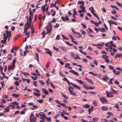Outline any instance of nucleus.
Instances as JSON below:
<instances>
[{"instance_id": "45", "label": "nucleus", "mask_w": 122, "mask_h": 122, "mask_svg": "<svg viewBox=\"0 0 122 122\" xmlns=\"http://www.w3.org/2000/svg\"><path fill=\"white\" fill-rule=\"evenodd\" d=\"M23 73L24 75L26 76H27V75H30L28 73H27L25 72H22V74Z\"/></svg>"}, {"instance_id": "17", "label": "nucleus", "mask_w": 122, "mask_h": 122, "mask_svg": "<svg viewBox=\"0 0 122 122\" xmlns=\"http://www.w3.org/2000/svg\"><path fill=\"white\" fill-rule=\"evenodd\" d=\"M36 58V59L37 61L39 62V56L38 54L37 53H36V54L35 55Z\"/></svg>"}, {"instance_id": "31", "label": "nucleus", "mask_w": 122, "mask_h": 122, "mask_svg": "<svg viewBox=\"0 0 122 122\" xmlns=\"http://www.w3.org/2000/svg\"><path fill=\"white\" fill-rule=\"evenodd\" d=\"M78 3L79 4H81L83 5L84 4V3L83 1H78Z\"/></svg>"}, {"instance_id": "64", "label": "nucleus", "mask_w": 122, "mask_h": 122, "mask_svg": "<svg viewBox=\"0 0 122 122\" xmlns=\"http://www.w3.org/2000/svg\"><path fill=\"white\" fill-rule=\"evenodd\" d=\"M42 16L41 15H39L38 16V18L40 20H41L42 19Z\"/></svg>"}, {"instance_id": "9", "label": "nucleus", "mask_w": 122, "mask_h": 122, "mask_svg": "<svg viewBox=\"0 0 122 122\" xmlns=\"http://www.w3.org/2000/svg\"><path fill=\"white\" fill-rule=\"evenodd\" d=\"M71 85L75 87H76L78 90H80V87L77 85H76L72 83H71Z\"/></svg>"}, {"instance_id": "5", "label": "nucleus", "mask_w": 122, "mask_h": 122, "mask_svg": "<svg viewBox=\"0 0 122 122\" xmlns=\"http://www.w3.org/2000/svg\"><path fill=\"white\" fill-rule=\"evenodd\" d=\"M15 67V66L12 65L9 66L8 68V70H13L14 69Z\"/></svg>"}, {"instance_id": "25", "label": "nucleus", "mask_w": 122, "mask_h": 122, "mask_svg": "<svg viewBox=\"0 0 122 122\" xmlns=\"http://www.w3.org/2000/svg\"><path fill=\"white\" fill-rule=\"evenodd\" d=\"M102 110L104 111H106L108 109L105 106H103L102 107Z\"/></svg>"}, {"instance_id": "51", "label": "nucleus", "mask_w": 122, "mask_h": 122, "mask_svg": "<svg viewBox=\"0 0 122 122\" xmlns=\"http://www.w3.org/2000/svg\"><path fill=\"white\" fill-rule=\"evenodd\" d=\"M76 56L77 57H74V58L75 59H77V58L78 59H81V58H80V57L78 56L77 55H76Z\"/></svg>"}, {"instance_id": "15", "label": "nucleus", "mask_w": 122, "mask_h": 122, "mask_svg": "<svg viewBox=\"0 0 122 122\" xmlns=\"http://www.w3.org/2000/svg\"><path fill=\"white\" fill-rule=\"evenodd\" d=\"M42 90L43 91V92L46 95H47L48 94V92L44 88H42Z\"/></svg>"}, {"instance_id": "63", "label": "nucleus", "mask_w": 122, "mask_h": 122, "mask_svg": "<svg viewBox=\"0 0 122 122\" xmlns=\"http://www.w3.org/2000/svg\"><path fill=\"white\" fill-rule=\"evenodd\" d=\"M114 83L116 85H118L119 84V82L117 80H115Z\"/></svg>"}, {"instance_id": "3", "label": "nucleus", "mask_w": 122, "mask_h": 122, "mask_svg": "<svg viewBox=\"0 0 122 122\" xmlns=\"http://www.w3.org/2000/svg\"><path fill=\"white\" fill-rule=\"evenodd\" d=\"M61 18L63 21H65V20L68 21L69 20V19L68 18V15H67L65 17L63 16H62Z\"/></svg>"}, {"instance_id": "58", "label": "nucleus", "mask_w": 122, "mask_h": 122, "mask_svg": "<svg viewBox=\"0 0 122 122\" xmlns=\"http://www.w3.org/2000/svg\"><path fill=\"white\" fill-rule=\"evenodd\" d=\"M39 81L41 84L43 85H44V82H43L42 80H39Z\"/></svg>"}, {"instance_id": "38", "label": "nucleus", "mask_w": 122, "mask_h": 122, "mask_svg": "<svg viewBox=\"0 0 122 122\" xmlns=\"http://www.w3.org/2000/svg\"><path fill=\"white\" fill-rule=\"evenodd\" d=\"M93 104L95 106H96L97 105V104L95 100H93Z\"/></svg>"}, {"instance_id": "21", "label": "nucleus", "mask_w": 122, "mask_h": 122, "mask_svg": "<svg viewBox=\"0 0 122 122\" xmlns=\"http://www.w3.org/2000/svg\"><path fill=\"white\" fill-rule=\"evenodd\" d=\"M80 8L82 10V11L83 12H84L85 10V8L82 5H80Z\"/></svg>"}, {"instance_id": "49", "label": "nucleus", "mask_w": 122, "mask_h": 122, "mask_svg": "<svg viewBox=\"0 0 122 122\" xmlns=\"http://www.w3.org/2000/svg\"><path fill=\"white\" fill-rule=\"evenodd\" d=\"M94 29L97 32L99 30L100 31V30H101V28H99L98 29H97L95 27L94 28Z\"/></svg>"}, {"instance_id": "46", "label": "nucleus", "mask_w": 122, "mask_h": 122, "mask_svg": "<svg viewBox=\"0 0 122 122\" xmlns=\"http://www.w3.org/2000/svg\"><path fill=\"white\" fill-rule=\"evenodd\" d=\"M102 32H104L105 31V30L103 28H101V30H100Z\"/></svg>"}, {"instance_id": "33", "label": "nucleus", "mask_w": 122, "mask_h": 122, "mask_svg": "<svg viewBox=\"0 0 122 122\" xmlns=\"http://www.w3.org/2000/svg\"><path fill=\"white\" fill-rule=\"evenodd\" d=\"M37 101L38 102L40 103H41L43 102V99L38 100H37Z\"/></svg>"}, {"instance_id": "10", "label": "nucleus", "mask_w": 122, "mask_h": 122, "mask_svg": "<svg viewBox=\"0 0 122 122\" xmlns=\"http://www.w3.org/2000/svg\"><path fill=\"white\" fill-rule=\"evenodd\" d=\"M102 79L105 81H106L109 79V77L107 75H105L104 77L102 78Z\"/></svg>"}, {"instance_id": "16", "label": "nucleus", "mask_w": 122, "mask_h": 122, "mask_svg": "<svg viewBox=\"0 0 122 122\" xmlns=\"http://www.w3.org/2000/svg\"><path fill=\"white\" fill-rule=\"evenodd\" d=\"M12 55L11 54L8 55L7 57V61L11 60L12 58Z\"/></svg>"}, {"instance_id": "23", "label": "nucleus", "mask_w": 122, "mask_h": 122, "mask_svg": "<svg viewBox=\"0 0 122 122\" xmlns=\"http://www.w3.org/2000/svg\"><path fill=\"white\" fill-rule=\"evenodd\" d=\"M79 51L81 54H84L85 55H87V54L84 51L81 50H79Z\"/></svg>"}, {"instance_id": "42", "label": "nucleus", "mask_w": 122, "mask_h": 122, "mask_svg": "<svg viewBox=\"0 0 122 122\" xmlns=\"http://www.w3.org/2000/svg\"><path fill=\"white\" fill-rule=\"evenodd\" d=\"M60 115V114L59 113L56 114V116L54 117V119H56Z\"/></svg>"}, {"instance_id": "37", "label": "nucleus", "mask_w": 122, "mask_h": 122, "mask_svg": "<svg viewBox=\"0 0 122 122\" xmlns=\"http://www.w3.org/2000/svg\"><path fill=\"white\" fill-rule=\"evenodd\" d=\"M11 104H13L14 105L15 104V105H18V103L16 101H15L14 102H12L11 103Z\"/></svg>"}, {"instance_id": "32", "label": "nucleus", "mask_w": 122, "mask_h": 122, "mask_svg": "<svg viewBox=\"0 0 122 122\" xmlns=\"http://www.w3.org/2000/svg\"><path fill=\"white\" fill-rule=\"evenodd\" d=\"M89 74H92V75L94 76H96L98 75V74H96L94 73L93 72H89Z\"/></svg>"}, {"instance_id": "50", "label": "nucleus", "mask_w": 122, "mask_h": 122, "mask_svg": "<svg viewBox=\"0 0 122 122\" xmlns=\"http://www.w3.org/2000/svg\"><path fill=\"white\" fill-rule=\"evenodd\" d=\"M35 72L36 73H37V75L38 76H40V73H38V71L37 69H36L35 70Z\"/></svg>"}, {"instance_id": "22", "label": "nucleus", "mask_w": 122, "mask_h": 122, "mask_svg": "<svg viewBox=\"0 0 122 122\" xmlns=\"http://www.w3.org/2000/svg\"><path fill=\"white\" fill-rule=\"evenodd\" d=\"M61 94L62 95L63 97L67 99H68V97L67 95H66L63 93H61Z\"/></svg>"}, {"instance_id": "36", "label": "nucleus", "mask_w": 122, "mask_h": 122, "mask_svg": "<svg viewBox=\"0 0 122 122\" xmlns=\"http://www.w3.org/2000/svg\"><path fill=\"white\" fill-rule=\"evenodd\" d=\"M59 26L60 24H59L56 23V25L54 26V27L55 28H56L58 27Z\"/></svg>"}, {"instance_id": "24", "label": "nucleus", "mask_w": 122, "mask_h": 122, "mask_svg": "<svg viewBox=\"0 0 122 122\" xmlns=\"http://www.w3.org/2000/svg\"><path fill=\"white\" fill-rule=\"evenodd\" d=\"M12 96H13V97H15V98H17V97H18L19 96V94H15L14 93L12 94Z\"/></svg>"}, {"instance_id": "26", "label": "nucleus", "mask_w": 122, "mask_h": 122, "mask_svg": "<svg viewBox=\"0 0 122 122\" xmlns=\"http://www.w3.org/2000/svg\"><path fill=\"white\" fill-rule=\"evenodd\" d=\"M16 61L17 60L16 59V58L15 57V58L12 61V65H13L15 66V63Z\"/></svg>"}, {"instance_id": "61", "label": "nucleus", "mask_w": 122, "mask_h": 122, "mask_svg": "<svg viewBox=\"0 0 122 122\" xmlns=\"http://www.w3.org/2000/svg\"><path fill=\"white\" fill-rule=\"evenodd\" d=\"M111 13L113 14H116V11L115 10H112L111 11Z\"/></svg>"}, {"instance_id": "54", "label": "nucleus", "mask_w": 122, "mask_h": 122, "mask_svg": "<svg viewBox=\"0 0 122 122\" xmlns=\"http://www.w3.org/2000/svg\"><path fill=\"white\" fill-rule=\"evenodd\" d=\"M70 64L69 63H66V65H65V67H68V66H70Z\"/></svg>"}, {"instance_id": "6", "label": "nucleus", "mask_w": 122, "mask_h": 122, "mask_svg": "<svg viewBox=\"0 0 122 122\" xmlns=\"http://www.w3.org/2000/svg\"><path fill=\"white\" fill-rule=\"evenodd\" d=\"M93 110V107L92 106H91L90 108H89L88 109V114L90 115L91 114V112H92Z\"/></svg>"}, {"instance_id": "29", "label": "nucleus", "mask_w": 122, "mask_h": 122, "mask_svg": "<svg viewBox=\"0 0 122 122\" xmlns=\"http://www.w3.org/2000/svg\"><path fill=\"white\" fill-rule=\"evenodd\" d=\"M102 57L104 59H105L107 58H108L109 57L107 56L106 55H103L102 56Z\"/></svg>"}, {"instance_id": "14", "label": "nucleus", "mask_w": 122, "mask_h": 122, "mask_svg": "<svg viewBox=\"0 0 122 122\" xmlns=\"http://www.w3.org/2000/svg\"><path fill=\"white\" fill-rule=\"evenodd\" d=\"M18 47H16L15 46L12 48L11 49V53L13 52L14 50H18Z\"/></svg>"}, {"instance_id": "35", "label": "nucleus", "mask_w": 122, "mask_h": 122, "mask_svg": "<svg viewBox=\"0 0 122 122\" xmlns=\"http://www.w3.org/2000/svg\"><path fill=\"white\" fill-rule=\"evenodd\" d=\"M100 121L101 122H107V121H108V120H107L106 119H101Z\"/></svg>"}, {"instance_id": "34", "label": "nucleus", "mask_w": 122, "mask_h": 122, "mask_svg": "<svg viewBox=\"0 0 122 122\" xmlns=\"http://www.w3.org/2000/svg\"><path fill=\"white\" fill-rule=\"evenodd\" d=\"M46 119L49 122H51V118L50 117H46Z\"/></svg>"}, {"instance_id": "59", "label": "nucleus", "mask_w": 122, "mask_h": 122, "mask_svg": "<svg viewBox=\"0 0 122 122\" xmlns=\"http://www.w3.org/2000/svg\"><path fill=\"white\" fill-rule=\"evenodd\" d=\"M20 56H22L23 55L22 54V49H20Z\"/></svg>"}, {"instance_id": "4", "label": "nucleus", "mask_w": 122, "mask_h": 122, "mask_svg": "<svg viewBox=\"0 0 122 122\" xmlns=\"http://www.w3.org/2000/svg\"><path fill=\"white\" fill-rule=\"evenodd\" d=\"M106 93L107 95V97H113L112 93L110 92L109 93L107 91H106Z\"/></svg>"}, {"instance_id": "44", "label": "nucleus", "mask_w": 122, "mask_h": 122, "mask_svg": "<svg viewBox=\"0 0 122 122\" xmlns=\"http://www.w3.org/2000/svg\"><path fill=\"white\" fill-rule=\"evenodd\" d=\"M60 48L61 49H62L63 51L64 52L65 51H66V49L64 47L62 46H61L60 47Z\"/></svg>"}, {"instance_id": "27", "label": "nucleus", "mask_w": 122, "mask_h": 122, "mask_svg": "<svg viewBox=\"0 0 122 122\" xmlns=\"http://www.w3.org/2000/svg\"><path fill=\"white\" fill-rule=\"evenodd\" d=\"M83 106L85 108H87L90 107V105L87 104H86L85 105H83Z\"/></svg>"}, {"instance_id": "20", "label": "nucleus", "mask_w": 122, "mask_h": 122, "mask_svg": "<svg viewBox=\"0 0 122 122\" xmlns=\"http://www.w3.org/2000/svg\"><path fill=\"white\" fill-rule=\"evenodd\" d=\"M31 8H29V14L30 15V16H32V17L33 16V12H32L31 10Z\"/></svg>"}, {"instance_id": "56", "label": "nucleus", "mask_w": 122, "mask_h": 122, "mask_svg": "<svg viewBox=\"0 0 122 122\" xmlns=\"http://www.w3.org/2000/svg\"><path fill=\"white\" fill-rule=\"evenodd\" d=\"M81 25H82L83 26V28L84 29H85L86 28V25H84L83 23H81Z\"/></svg>"}, {"instance_id": "28", "label": "nucleus", "mask_w": 122, "mask_h": 122, "mask_svg": "<svg viewBox=\"0 0 122 122\" xmlns=\"http://www.w3.org/2000/svg\"><path fill=\"white\" fill-rule=\"evenodd\" d=\"M10 107H9L8 106L6 107V108H5V110L6 112H9V109H10Z\"/></svg>"}, {"instance_id": "1", "label": "nucleus", "mask_w": 122, "mask_h": 122, "mask_svg": "<svg viewBox=\"0 0 122 122\" xmlns=\"http://www.w3.org/2000/svg\"><path fill=\"white\" fill-rule=\"evenodd\" d=\"M99 99L102 103L104 104L107 102V100L105 99V97H100Z\"/></svg>"}, {"instance_id": "43", "label": "nucleus", "mask_w": 122, "mask_h": 122, "mask_svg": "<svg viewBox=\"0 0 122 122\" xmlns=\"http://www.w3.org/2000/svg\"><path fill=\"white\" fill-rule=\"evenodd\" d=\"M118 57L120 58V57H122V53H118L117 54Z\"/></svg>"}, {"instance_id": "57", "label": "nucleus", "mask_w": 122, "mask_h": 122, "mask_svg": "<svg viewBox=\"0 0 122 122\" xmlns=\"http://www.w3.org/2000/svg\"><path fill=\"white\" fill-rule=\"evenodd\" d=\"M55 102L58 104L60 105L61 103H60L59 101L58 100H55Z\"/></svg>"}, {"instance_id": "62", "label": "nucleus", "mask_w": 122, "mask_h": 122, "mask_svg": "<svg viewBox=\"0 0 122 122\" xmlns=\"http://www.w3.org/2000/svg\"><path fill=\"white\" fill-rule=\"evenodd\" d=\"M82 61L83 62L85 63H86L87 62V60L85 58L83 59Z\"/></svg>"}, {"instance_id": "8", "label": "nucleus", "mask_w": 122, "mask_h": 122, "mask_svg": "<svg viewBox=\"0 0 122 122\" xmlns=\"http://www.w3.org/2000/svg\"><path fill=\"white\" fill-rule=\"evenodd\" d=\"M69 72H70L76 75V76H78L79 75L78 74V73L75 71L73 70H70Z\"/></svg>"}, {"instance_id": "55", "label": "nucleus", "mask_w": 122, "mask_h": 122, "mask_svg": "<svg viewBox=\"0 0 122 122\" xmlns=\"http://www.w3.org/2000/svg\"><path fill=\"white\" fill-rule=\"evenodd\" d=\"M108 66L109 68H110V69L112 70H113V68H114V66H112L111 65H109Z\"/></svg>"}, {"instance_id": "30", "label": "nucleus", "mask_w": 122, "mask_h": 122, "mask_svg": "<svg viewBox=\"0 0 122 122\" xmlns=\"http://www.w3.org/2000/svg\"><path fill=\"white\" fill-rule=\"evenodd\" d=\"M33 108H32L31 109V110H32L35 109H37L38 108V107L37 105H33Z\"/></svg>"}, {"instance_id": "11", "label": "nucleus", "mask_w": 122, "mask_h": 122, "mask_svg": "<svg viewBox=\"0 0 122 122\" xmlns=\"http://www.w3.org/2000/svg\"><path fill=\"white\" fill-rule=\"evenodd\" d=\"M6 36L8 37V36L11 37V32L10 31H8L7 30L6 31Z\"/></svg>"}, {"instance_id": "53", "label": "nucleus", "mask_w": 122, "mask_h": 122, "mask_svg": "<svg viewBox=\"0 0 122 122\" xmlns=\"http://www.w3.org/2000/svg\"><path fill=\"white\" fill-rule=\"evenodd\" d=\"M14 83L16 86H18L19 85V84L17 81H16L15 82H14Z\"/></svg>"}, {"instance_id": "48", "label": "nucleus", "mask_w": 122, "mask_h": 122, "mask_svg": "<svg viewBox=\"0 0 122 122\" xmlns=\"http://www.w3.org/2000/svg\"><path fill=\"white\" fill-rule=\"evenodd\" d=\"M9 105L10 106L12 107V109H14L15 108V106L14 105L10 104Z\"/></svg>"}, {"instance_id": "18", "label": "nucleus", "mask_w": 122, "mask_h": 122, "mask_svg": "<svg viewBox=\"0 0 122 122\" xmlns=\"http://www.w3.org/2000/svg\"><path fill=\"white\" fill-rule=\"evenodd\" d=\"M85 79L89 82L91 83V84H94L93 83V82L92 80L91 79H88L87 78H85Z\"/></svg>"}, {"instance_id": "41", "label": "nucleus", "mask_w": 122, "mask_h": 122, "mask_svg": "<svg viewBox=\"0 0 122 122\" xmlns=\"http://www.w3.org/2000/svg\"><path fill=\"white\" fill-rule=\"evenodd\" d=\"M94 89V88L92 87L91 86H88V87H87V88H86L88 90V89H91V90H92L93 89Z\"/></svg>"}, {"instance_id": "60", "label": "nucleus", "mask_w": 122, "mask_h": 122, "mask_svg": "<svg viewBox=\"0 0 122 122\" xmlns=\"http://www.w3.org/2000/svg\"><path fill=\"white\" fill-rule=\"evenodd\" d=\"M98 118H93L92 119L93 120H94L95 121H97L98 120Z\"/></svg>"}, {"instance_id": "52", "label": "nucleus", "mask_w": 122, "mask_h": 122, "mask_svg": "<svg viewBox=\"0 0 122 122\" xmlns=\"http://www.w3.org/2000/svg\"><path fill=\"white\" fill-rule=\"evenodd\" d=\"M92 10H91V12L93 14V13H94V8H93V7H92Z\"/></svg>"}, {"instance_id": "40", "label": "nucleus", "mask_w": 122, "mask_h": 122, "mask_svg": "<svg viewBox=\"0 0 122 122\" xmlns=\"http://www.w3.org/2000/svg\"><path fill=\"white\" fill-rule=\"evenodd\" d=\"M60 105H61L62 106V107H65V108H68V107H66L65 104H63L62 103H61L60 104Z\"/></svg>"}, {"instance_id": "39", "label": "nucleus", "mask_w": 122, "mask_h": 122, "mask_svg": "<svg viewBox=\"0 0 122 122\" xmlns=\"http://www.w3.org/2000/svg\"><path fill=\"white\" fill-rule=\"evenodd\" d=\"M84 84L83 83V84H82V85L83 87L86 89V88H87V85L84 82Z\"/></svg>"}, {"instance_id": "47", "label": "nucleus", "mask_w": 122, "mask_h": 122, "mask_svg": "<svg viewBox=\"0 0 122 122\" xmlns=\"http://www.w3.org/2000/svg\"><path fill=\"white\" fill-rule=\"evenodd\" d=\"M75 34L76 35H78V36L79 37H81V34L79 32H76Z\"/></svg>"}, {"instance_id": "13", "label": "nucleus", "mask_w": 122, "mask_h": 122, "mask_svg": "<svg viewBox=\"0 0 122 122\" xmlns=\"http://www.w3.org/2000/svg\"><path fill=\"white\" fill-rule=\"evenodd\" d=\"M70 93L72 95L74 96H75L76 95V93L73 91L72 90H69V91Z\"/></svg>"}, {"instance_id": "19", "label": "nucleus", "mask_w": 122, "mask_h": 122, "mask_svg": "<svg viewBox=\"0 0 122 122\" xmlns=\"http://www.w3.org/2000/svg\"><path fill=\"white\" fill-rule=\"evenodd\" d=\"M76 81H77L81 84H83V83L84 84V81H82L81 80H79L78 79H76Z\"/></svg>"}, {"instance_id": "7", "label": "nucleus", "mask_w": 122, "mask_h": 122, "mask_svg": "<svg viewBox=\"0 0 122 122\" xmlns=\"http://www.w3.org/2000/svg\"><path fill=\"white\" fill-rule=\"evenodd\" d=\"M39 114L41 116L40 118L41 119H45L46 118V116L45 115L39 113Z\"/></svg>"}, {"instance_id": "2", "label": "nucleus", "mask_w": 122, "mask_h": 122, "mask_svg": "<svg viewBox=\"0 0 122 122\" xmlns=\"http://www.w3.org/2000/svg\"><path fill=\"white\" fill-rule=\"evenodd\" d=\"M46 29L47 30V34H50V33H51V31L52 29V28L51 27L50 28H49L48 26L47 25L46 27Z\"/></svg>"}, {"instance_id": "12", "label": "nucleus", "mask_w": 122, "mask_h": 122, "mask_svg": "<svg viewBox=\"0 0 122 122\" xmlns=\"http://www.w3.org/2000/svg\"><path fill=\"white\" fill-rule=\"evenodd\" d=\"M46 50L47 51L46 52L48 54L51 56H52V53L51 52L50 50L49 49H48L47 48L46 49Z\"/></svg>"}]
</instances>
